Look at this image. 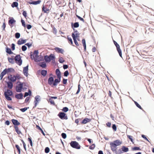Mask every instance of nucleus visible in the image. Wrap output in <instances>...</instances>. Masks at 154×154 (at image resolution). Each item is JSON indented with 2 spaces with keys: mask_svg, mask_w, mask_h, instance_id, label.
Wrapping results in <instances>:
<instances>
[{
  "mask_svg": "<svg viewBox=\"0 0 154 154\" xmlns=\"http://www.w3.org/2000/svg\"><path fill=\"white\" fill-rule=\"evenodd\" d=\"M15 76L16 77V80H20L21 78V77L18 74H16Z\"/></svg>",
  "mask_w": 154,
  "mask_h": 154,
  "instance_id": "obj_60",
  "label": "nucleus"
},
{
  "mask_svg": "<svg viewBox=\"0 0 154 154\" xmlns=\"http://www.w3.org/2000/svg\"><path fill=\"white\" fill-rule=\"evenodd\" d=\"M6 52L9 54H13V52L11 51V48L7 47L6 48Z\"/></svg>",
  "mask_w": 154,
  "mask_h": 154,
  "instance_id": "obj_25",
  "label": "nucleus"
},
{
  "mask_svg": "<svg viewBox=\"0 0 154 154\" xmlns=\"http://www.w3.org/2000/svg\"><path fill=\"white\" fill-rule=\"evenodd\" d=\"M15 60L16 61V63L19 66H21L22 63V60L21 59V57L20 54L17 55L15 57Z\"/></svg>",
  "mask_w": 154,
  "mask_h": 154,
  "instance_id": "obj_6",
  "label": "nucleus"
},
{
  "mask_svg": "<svg viewBox=\"0 0 154 154\" xmlns=\"http://www.w3.org/2000/svg\"><path fill=\"white\" fill-rule=\"evenodd\" d=\"M29 107H25L24 108H21L20 109V110L22 112H24L26 110H27L28 109H29Z\"/></svg>",
  "mask_w": 154,
  "mask_h": 154,
  "instance_id": "obj_41",
  "label": "nucleus"
},
{
  "mask_svg": "<svg viewBox=\"0 0 154 154\" xmlns=\"http://www.w3.org/2000/svg\"><path fill=\"white\" fill-rule=\"evenodd\" d=\"M15 97L18 99H22L23 98V94L22 93H20L19 94H17L15 95Z\"/></svg>",
  "mask_w": 154,
  "mask_h": 154,
  "instance_id": "obj_18",
  "label": "nucleus"
},
{
  "mask_svg": "<svg viewBox=\"0 0 154 154\" xmlns=\"http://www.w3.org/2000/svg\"><path fill=\"white\" fill-rule=\"evenodd\" d=\"M91 120V119H88L87 118H85L81 122V123L83 124H85L90 122Z\"/></svg>",
  "mask_w": 154,
  "mask_h": 154,
  "instance_id": "obj_23",
  "label": "nucleus"
},
{
  "mask_svg": "<svg viewBox=\"0 0 154 154\" xmlns=\"http://www.w3.org/2000/svg\"><path fill=\"white\" fill-rule=\"evenodd\" d=\"M22 14L23 16L25 18H26L27 16V13L26 11H23Z\"/></svg>",
  "mask_w": 154,
  "mask_h": 154,
  "instance_id": "obj_63",
  "label": "nucleus"
},
{
  "mask_svg": "<svg viewBox=\"0 0 154 154\" xmlns=\"http://www.w3.org/2000/svg\"><path fill=\"white\" fill-rule=\"evenodd\" d=\"M6 72H5V70H4L1 72V74H0V80H1L3 78V76L6 75Z\"/></svg>",
  "mask_w": 154,
  "mask_h": 154,
  "instance_id": "obj_34",
  "label": "nucleus"
},
{
  "mask_svg": "<svg viewBox=\"0 0 154 154\" xmlns=\"http://www.w3.org/2000/svg\"><path fill=\"white\" fill-rule=\"evenodd\" d=\"M6 82L7 85L8 87L10 89H12L13 86V82L10 81Z\"/></svg>",
  "mask_w": 154,
  "mask_h": 154,
  "instance_id": "obj_22",
  "label": "nucleus"
},
{
  "mask_svg": "<svg viewBox=\"0 0 154 154\" xmlns=\"http://www.w3.org/2000/svg\"><path fill=\"white\" fill-rule=\"evenodd\" d=\"M42 10L45 13H46L47 11H49V9L45 8V7L44 6V5H43L42 6Z\"/></svg>",
  "mask_w": 154,
  "mask_h": 154,
  "instance_id": "obj_35",
  "label": "nucleus"
},
{
  "mask_svg": "<svg viewBox=\"0 0 154 154\" xmlns=\"http://www.w3.org/2000/svg\"><path fill=\"white\" fill-rule=\"evenodd\" d=\"M127 136L128 138L131 140V141L133 143H134L132 136L129 135H127Z\"/></svg>",
  "mask_w": 154,
  "mask_h": 154,
  "instance_id": "obj_51",
  "label": "nucleus"
},
{
  "mask_svg": "<svg viewBox=\"0 0 154 154\" xmlns=\"http://www.w3.org/2000/svg\"><path fill=\"white\" fill-rule=\"evenodd\" d=\"M26 39H23L22 38H20L17 42V44L19 45L25 44L26 42Z\"/></svg>",
  "mask_w": 154,
  "mask_h": 154,
  "instance_id": "obj_17",
  "label": "nucleus"
},
{
  "mask_svg": "<svg viewBox=\"0 0 154 154\" xmlns=\"http://www.w3.org/2000/svg\"><path fill=\"white\" fill-rule=\"evenodd\" d=\"M17 83H18V84L16 86V91L17 92H21L23 89V83L22 82L19 81H17Z\"/></svg>",
  "mask_w": 154,
  "mask_h": 154,
  "instance_id": "obj_3",
  "label": "nucleus"
},
{
  "mask_svg": "<svg viewBox=\"0 0 154 154\" xmlns=\"http://www.w3.org/2000/svg\"><path fill=\"white\" fill-rule=\"evenodd\" d=\"M67 79L63 78L62 82L63 84H66L67 83Z\"/></svg>",
  "mask_w": 154,
  "mask_h": 154,
  "instance_id": "obj_64",
  "label": "nucleus"
},
{
  "mask_svg": "<svg viewBox=\"0 0 154 154\" xmlns=\"http://www.w3.org/2000/svg\"><path fill=\"white\" fill-rule=\"evenodd\" d=\"M76 16L80 20L83 21V22H85L84 19L80 17V16L77 14H76Z\"/></svg>",
  "mask_w": 154,
  "mask_h": 154,
  "instance_id": "obj_55",
  "label": "nucleus"
},
{
  "mask_svg": "<svg viewBox=\"0 0 154 154\" xmlns=\"http://www.w3.org/2000/svg\"><path fill=\"white\" fill-rule=\"evenodd\" d=\"M112 128L114 131H116L117 130V127L115 124L112 125Z\"/></svg>",
  "mask_w": 154,
  "mask_h": 154,
  "instance_id": "obj_54",
  "label": "nucleus"
},
{
  "mask_svg": "<svg viewBox=\"0 0 154 154\" xmlns=\"http://www.w3.org/2000/svg\"><path fill=\"white\" fill-rule=\"evenodd\" d=\"M11 121L14 126H18L20 124V123L17 119H11Z\"/></svg>",
  "mask_w": 154,
  "mask_h": 154,
  "instance_id": "obj_15",
  "label": "nucleus"
},
{
  "mask_svg": "<svg viewBox=\"0 0 154 154\" xmlns=\"http://www.w3.org/2000/svg\"><path fill=\"white\" fill-rule=\"evenodd\" d=\"M69 143L70 146L73 148L77 149H79L81 148V146L75 141H72Z\"/></svg>",
  "mask_w": 154,
  "mask_h": 154,
  "instance_id": "obj_4",
  "label": "nucleus"
},
{
  "mask_svg": "<svg viewBox=\"0 0 154 154\" xmlns=\"http://www.w3.org/2000/svg\"><path fill=\"white\" fill-rule=\"evenodd\" d=\"M8 79L9 81L12 82H15L16 80V77L15 75H10V76H8Z\"/></svg>",
  "mask_w": 154,
  "mask_h": 154,
  "instance_id": "obj_13",
  "label": "nucleus"
},
{
  "mask_svg": "<svg viewBox=\"0 0 154 154\" xmlns=\"http://www.w3.org/2000/svg\"><path fill=\"white\" fill-rule=\"evenodd\" d=\"M148 51H147L146 50H143L142 51L141 53V54L143 55L146 56V54H148Z\"/></svg>",
  "mask_w": 154,
  "mask_h": 154,
  "instance_id": "obj_43",
  "label": "nucleus"
},
{
  "mask_svg": "<svg viewBox=\"0 0 154 154\" xmlns=\"http://www.w3.org/2000/svg\"><path fill=\"white\" fill-rule=\"evenodd\" d=\"M6 99L8 101H11L12 100V98L10 96L7 95L6 94V95H4Z\"/></svg>",
  "mask_w": 154,
  "mask_h": 154,
  "instance_id": "obj_42",
  "label": "nucleus"
},
{
  "mask_svg": "<svg viewBox=\"0 0 154 154\" xmlns=\"http://www.w3.org/2000/svg\"><path fill=\"white\" fill-rule=\"evenodd\" d=\"M20 34L19 32H16L15 34V36L16 38L18 39L20 37Z\"/></svg>",
  "mask_w": 154,
  "mask_h": 154,
  "instance_id": "obj_44",
  "label": "nucleus"
},
{
  "mask_svg": "<svg viewBox=\"0 0 154 154\" xmlns=\"http://www.w3.org/2000/svg\"><path fill=\"white\" fill-rule=\"evenodd\" d=\"M132 151L135 150H141V149L140 147L137 146H135L132 148Z\"/></svg>",
  "mask_w": 154,
  "mask_h": 154,
  "instance_id": "obj_37",
  "label": "nucleus"
},
{
  "mask_svg": "<svg viewBox=\"0 0 154 154\" xmlns=\"http://www.w3.org/2000/svg\"><path fill=\"white\" fill-rule=\"evenodd\" d=\"M73 40L74 41V43H75V45L76 46H78L79 45L78 44V43L77 41V39H76L75 37H74V38L73 37Z\"/></svg>",
  "mask_w": 154,
  "mask_h": 154,
  "instance_id": "obj_47",
  "label": "nucleus"
},
{
  "mask_svg": "<svg viewBox=\"0 0 154 154\" xmlns=\"http://www.w3.org/2000/svg\"><path fill=\"white\" fill-rule=\"evenodd\" d=\"M40 96L39 95H37L35 97V100L34 101V106L33 107V108H35L39 103V102L40 101L39 99Z\"/></svg>",
  "mask_w": 154,
  "mask_h": 154,
  "instance_id": "obj_10",
  "label": "nucleus"
},
{
  "mask_svg": "<svg viewBox=\"0 0 154 154\" xmlns=\"http://www.w3.org/2000/svg\"><path fill=\"white\" fill-rule=\"evenodd\" d=\"M38 50H35L34 51V55L35 57H34L32 54V52H30V58H31L32 60H34L35 62H38L41 61L43 60L42 57V58L40 59H38V58L39 57L38 55Z\"/></svg>",
  "mask_w": 154,
  "mask_h": 154,
  "instance_id": "obj_1",
  "label": "nucleus"
},
{
  "mask_svg": "<svg viewBox=\"0 0 154 154\" xmlns=\"http://www.w3.org/2000/svg\"><path fill=\"white\" fill-rule=\"evenodd\" d=\"M141 137L142 138L145 139V140L149 142V140H148V139L147 138L145 135L144 134H142L141 135Z\"/></svg>",
  "mask_w": 154,
  "mask_h": 154,
  "instance_id": "obj_61",
  "label": "nucleus"
},
{
  "mask_svg": "<svg viewBox=\"0 0 154 154\" xmlns=\"http://www.w3.org/2000/svg\"><path fill=\"white\" fill-rule=\"evenodd\" d=\"M113 42L116 47L117 50L119 54V56L122 58V50L120 48L119 45L115 41L113 40Z\"/></svg>",
  "mask_w": 154,
  "mask_h": 154,
  "instance_id": "obj_5",
  "label": "nucleus"
},
{
  "mask_svg": "<svg viewBox=\"0 0 154 154\" xmlns=\"http://www.w3.org/2000/svg\"><path fill=\"white\" fill-rule=\"evenodd\" d=\"M32 45V43H27L25 44V45L27 46L28 48H30Z\"/></svg>",
  "mask_w": 154,
  "mask_h": 154,
  "instance_id": "obj_59",
  "label": "nucleus"
},
{
  "mask_svg": "<svg viewBox=\"0 0 154 154\" xmlns=\"http://www.w3.org/2000/svg\"><path fill=\"white\" fill-rule=\"evenodd\" d=\"M55 72L57 76L61 75V72L59 69H57L56 70Z\"/></svg>",
  "mask_w": 154,
  "mask_h": 154,
  "instance_id": "obj_38",
  "label": "nucleus"
},
{
  "mask_svg": "<svg viewBox=\"0 0 154 154\" xmlns=\"http://www.w3.org/2000/svg\"><path fill=\"white\" fill-rule=\"evenodd\" d=\"M38 65L43 69H45L47 67L46 62H40Z\"/></svg>",
  "mask_w": 154,
  "mask_h": 154,
  "instance_id": "obj_20",
  "label": "nucleus"
},
{
  "mask_svg": "<svg viewBox=\"0 0 154 154\" xmlns=\"http://www.w3.org/2000/svg\"><path fill=\"white\" fill-rule=\"evenodd\" d=\"M15 147L17 148V150L18 153L19 154H20V152H21V149L19 146V145L17 144H16L15 145Z\"/></svg>",
  "mask_w": 154,
  "mask_h": 154,
  "instance_id": "obj_36",
  "label": "nucleus"
},
{
  "mask_svg": "<svg viewBox=\"0 0 154 154\" xmlns=\"http://www.w3.org/2000/svg\"><path fill=\"white\" fill-rule=\"evenodd\" d=\"M123 151L125 152H126L129 151L128 148L126 146H123L121 148Z\"/></svg>",
  "mask_w": 154,
  "mask_h": 154,
  "instance_id": "obj_28",
  "label": "nucleus"
},
{
  "mask_svg": "<svg viewBox=\"0 0 154 154\" xmlns=\"http://www.w3.org/2000/svg\"><path fill=\"white\" fill-rule=\"evenodd\" d=\"M50 150V148L48 147H46L45 149V152L46 153H48L49 152Z\"/></svg>",
  "mask_w": 154,
  "mask_h": 154,
  "instance_id": "obj_50",
  "label": "nucleus"
},
{
  "mask_svg": "<svg viewBox=\"0 0 154 154\" xmlns=\"http://www.w3.org/2000/svg\"><path fill=\"white\" fill-rule=\"evenodd\" d=\"M47 71L45 69H42L41 71V74L44 77H45L47 75Z\"/></svg>",
  "mask_w": 154,
  "mask_h": 154,
  "instance_id": "obj_29",
  "label": "nucleus"
},
{
  "mask_svg": "<svg viewBox=\"0 0 154 154\" xmlns=\"http://www.w3.org/2000/svg\"><path fill=\"white\" fill-rule=\"evenodd\" d=\"M29 65H27L26 66L24 67L23 69V73L24 75L27 77L28 75Z\"/></svg>",
  "mask_w": 154,
  "mask_h": 154,
  "instance_id": "obj_14",
  "label": "nucleus"
},
{
  "mask_svg": "<svg viewBox=\"0 0 154 154\" xmlns=\"http://www.w3.org/2000/svg\"><path fill=\"white\" fill-rule=\"evenodd\" d=\"M58 61L60 63H64L65 61L63 59L62 57H60L59 58Z\"/></svg>",
  "mask_w": 154,
  "mask_h": 154,
  "instance_id": "obj_48",
  "label": "nucleus"
},
{
  "mask_svg": "<svg viewBox=\"0 0 154 154\" xmlns=\"http://www.w3.org/2000/svg\"><path fill=\"white\" fill-rule=\"evenodd\" d=\"M82 43L83 45L84 49L85 51L86 48V44L85 40L84 38H83L82 40Z\"/></svg>",
  "mask_w": 154,
  "mask_h": 154,
  "instance_id": "obj_27",
  "label": "nucleus"
},
{
  "mask_svg": "<svg viewBox=\"0 0 154 154\" xmlns=\"http://www.w3.org/2000/svg\"><path fill=\"white\" fill-rule=\"evenodd\" d=\"M36 127L37 129L39 130L44 135H45V134L44 132L42 129L41 128V127L38 125H36Z\"/></svg>",
  "mask_w": 154,
  "mask_h": 154,
  "instance_id": "obj_32",
  "label": "nucleus"
},
{
  "mask_svg": "<svg viewBox=\"0 0 154 154\" xmlns=\"http://www.w3.org/2000/svg\"><path fill=\"white\" fill-rule=\"evenodd\" d=\"M69 75V72L67 70L65 71L63 73V76L65 77H67Z\"/></svg>",
  "mask_w": 154,
  "mask_h": 154,
  "instance_id": "obj_49",
  "label": "nucleus"
},
{
  "mask_svg": "<svg viewBox=\"0 0 154 154\" xmlns=\"http://www.w3.org/2000/svg\"><path fill=\"white\" fill-rule=\"evenodd\" d=\"M48 84L51 85L52 87L56 86L59 83L58 79H54V78L52 76L49 77L48 80Z\"/></svg>",
  "mask_w": 154,
  "mask_h": 154,
  "instance_id": "obj_2",
  "label": "nucleus"
},
{
  "mask_svg": "<svg viewBox=\"0 0 154 154\" xmlns=\"http://www.w3.org/2000/svg\"><path fill=\"white\" fill-rule=\"evenodd\" d=\"M80 85L79 84L78 85V89L77 90V91L76 93V94H78L80 90Z\"/></svg>",
  "mask_w": 154,
  "mask_h": 154,
  "instance_id": "obj_62",
  "label": "nucleus"
},
{
  "mask_svg": "<svg viewBox=\"0 0 154 154\" xmlns=\"http://www.w3.org/2000/svg\"><path fill=\"white\" fill-rule=\"evenodd\" d=\"M67 39L71 45L73 44V42L72 38L71 37H69V36H67Z\"/></svg>",
  "mask_w": 154,
  "mask_h": 154,
  "instance_id": "obj_46",
  "label": "nucleus"
},
{
  "mask_svg": "<svg viewBox=\"0 0 154 154\" xmlns=\"http://www.w3.org/2000/svg\"><path fill=\"white\" fill-rule=\"evenodd\" d=\"M54 54H51L49 55H46L44 56V60L46 63H49L51 61V56H53Z\"/></svg>",
  "mask_w": 154,
  "mask_h": 154,
  "instance_id": "obj_9",
  "label": "nucleus"
},
{
  "mask_svg": "<svg viewBox=\"0 0 154 154\" xmlns=\"http://www.w3.org/2000/svg\"><path fill=\"white\" fill-rule=\"evenodd\" d=\"M110 148L112 150L113 152H115L116 154H117V152L116 151L117 148L115 146H113L112 144H111L110 143Z\"/></svg>",
  "mask_w": 154,
  "mask_h": 154,
  "instance_id": "obj_24",
  "label": "nucleus"
},
{
  "mask_svg": "<svg viewBox=\"0 0 154 154\" xmlns=\"http://www.w3.org/2000/svg\"><path fill=\"white\" fill-rule=\"evenodd\" d=\"M134 102V103L136 105V106L139 109H141L143 111V108H142L141 106L136 101L133 100Z\"/></svg>",
  "mask_w": 154,
  "mask_h": 154,
  "instance_id": "obj_33",
  "label": "nucleus"
},
{
  "mask_svg": "<svg viewBox=\"0 0 154 154\" xmlns=\"http://www.w3.org/2000/svg\"><path fill=\"white\" fill-rule=\"evenodd\" d=\"M49 101L50 103L51 104H52L54 105H55V103L54 100H52V99L50 98L49 99Z\"/></svg>",
  "mask_w": 154,
  "mask_h": 154,
  "instance_id": "obj_57",
  "label": "nucleus"
},
{
  "mask_svg": "<svg viewBox=\"0 0 154 154\" xmlns=\"http://www.w3.org/2000/svg\"><path fill=\"white\" fill-rule=\"evenodd\" d=\"M57 116L61 119L67 120L68 119V117L66 114L64 112H60Z\"/></svg>",
  "mask_w": 154,
  "mask_h": 154,
  "instance_id": "obj_7",
  "label": "nucleus"
},
{
  "mask_svg": "<svg viewBox=\"0 0 154 154\" xmlns=\"http://www.w3.org/2000/svg\"><path fill=\"white\" fill-rule=\"evenodd\" d=\"M4 70H5L6 74L9 72H15L14 69L12 68H9L7 69L5 68L4 69Z\"/></svg>",
  "mask_w": 154,
  "mask_h": 154,
  "instance_id": "obj_19",
  "label": "nucleus"
},
{
  "mask_svg": "<svg viewBox=\"0 0 154 154\" xmlns=\"http://www.w3.org/2000/svg\"><path fill=\"white\" fill-rule=\"evenodd\" d=\"M95 144L94 143L89 146V148L91 149H93L95 148Z\"/></svg>",
  "mask_w": 154,
  "mask_h": 154,
  "instance_id": "obj_56",
  "label": "nucleus"
},
{
  "mask_svg": "<svg viewBox=\"0 0 154 154\" xmlns=\"http://www.w3.org/2000/svg\"><path fill=\"white\" fill-rule=\"evenodd\" d=\"M21 22L22 23V25L24 27H26V24H25V21L22 19H21Z\"/></svg>",
  "mask_w": 154,
  "mask_h": 154,
  "instance_id": "obj_58",
  "label": "nucleus"
},
{
  "mask_svg": "<svg viewBox=\"0 0 154 154\" xmlns=\"http://www.w3.org/2000/svg\"><path fill=\"white\" fill-rule=\"evenodd\" d=\"M54 50L58 53H61L63 54L64 52V50L62 48L58 47H55L54 48Z\"/></svg>",
  "mask_w": 154,
  "mask_h": 154,
  "instance_id": "obj_16",
  "label": "nucleus"
},
{
  "mask_svg": "<svg viewBox=\"0 0 154 154\" xmlns=\"http://www.w3.org/2000/svg\"><path fill=\"white\" fill-rule=\"evenodd\" d=\"M18 5V3L17 2H14L12 3L11 6V7L14 8V7H17Z\"/></svg>",
  "mask_w": 154,
  "mask_h": 154,
  "instance_id": "obj_30",
  "label": "nucleus"
},
{
  "mask_svg": "<svg viewBox=\"0 0 154 154\" xmlns=\"http://www.w3.org/2000/svg\"><path fill=\"white\" fill-rule=\"evenodd\" d=\"M14 128L15 129V131L16 132H17V134H22L21 133L20 131L19 130L18 126H14Z\"/></svg>",
  "mask_w": 154,
  "mask_h": 154,
  "instance_id": "obj_26",
  "label": "nucleus"
},
{
  "mask_svg": "<svg viewBox=\"0 0 154 154\" xmlns=\"http://www.w3.org/2000/svg\"><path fill=\"white\" fill-rule=\"evenodd\" d=\"M79 35L80 33L78 32L76 33L75 35V34L74 33H72V38L75 37L76 39H77L78 37H79Z\"/></svg>",
  "mask_w": 154,
  "mask_h": 154,
  "instance_id": "obj_31",
  "label": "nucleus"
},
{
  "mask_svg": "<svg viewBox=\"0 0 154 154\" xmlns=\"http://www.w3.org/2000/svg\"><path fill=\"white\" fill-rule=\"evenodd\" d=\"M51 60L52 61V63H53L54 64H55V57L54 55L53 56H51Z\"/></svg>",
  "mask_w": 154,
  "mask_h": 154,
  "instance_id": "obj_40",
  "label": "nucleus"
},
{
  "mask_svg": "<svg viewBox=\"0 0 154 154\" xmlns=\"http://www.w3.org/2000/svg\"><path fill=\"white\" fill-rule=\"evenodd\" d=\"M62 110L63 112H66L69 110V109L67 107H63L62 109Z\"/></svg>",
  "mask_w": 154,
  "mask_h": 154,
  "instance_id": "obj_45",
  "label": "nucleus"
},
{
  "mask_svg": "<svg viewBox=\"0 0 154 154\" xmlns=\"http://www.w3.org/2000/svg\"><path fill=\"white\" fill-rule=\"evenodd\" d=\"M9 20L8 22V24L11 27H12L13 26L12 25L15 23L16 21L13 17H9Z\"/></svg>",
  "mask_w": 154,
  "mask_h": 154,
  "instance_id": "obj_11",
  "label": "nucleus"
},
{
  "mask_svg": "<svg viewBox=\"0 0 154 154\" xmlns=\"http://www.w3.org/2000/svg\"><path fill=\"white\" fill-rule=\"evenodd\" d=\"M8 62L9 63H10L12 64L14 63V62L13 61V60H14L13 58H12L10 57H8Z\"/></svg>",
  "mask_w": 154,
  "mask_h": 154,
  "instance_id": "obj_39",
  "label": "nucleus"
},
{
  "mask_svg": "<svg viewBox=\"0 0 154 154\" xmlns=\"http://www.w3.org/2000/svg\"><path fill=\"white\" fill-rule=\"evenodd\" d=\"M61 136L64 139H66L67 137L66 134L64 133H62L61 134Z\"/></svg>",
  "mask_w": 154,
  "mask_h": 154,
  "instance_id": "obj_53",
  "label": "nucleus"
},
{
  "mask_svg": "<svg viewBox=\"0 0 154 154\" xmlns=\"http://www.w3.org/2000/svg\"><path fill=\"white\" fill-rule=\"evenodd\" d=\"M41 2V0H38L36 1H34L32 0H30L29 1H28L27 3L33 5H37L39 4Z\"/></svg>",
  "mask_w": 154,
  "mask_h": 154,
  "instance_id": "obj_12",
  "label": "nucleus"
},
{
  "mask_svg": "<svg viewBox=\"0 0 154 154\" xmlns=\"http://www.w3.org/2000/svg\"><path fill=\"white\" fill-rule=\"evenodd\" d=\"M71 25L72 29H73V28H78L79 26V23L78 22H75L74 23H71Z\"/></svg>",
  "mask_w": 154,
  "mask_h": 154,
  "instance_id": "obj_21",
  "label": "nucleus"
},
{
  "mask_svg": "<svg viewBox=\"0 0 154 154\" xmlns=\"http://www.w3.org/2000/svg\"><path fill=\"white\" fill-rule=\"evenodd\" d=\"M27 47L25 45H23L21 47V49L23 51H24L27 50Z\"/></svg>",
  "mask_w": 154,
  "mask_h": 154,
  "instance_id": "obj_52",
  "label": "nucleus"
},
{
  "mask_svg": "<svg viewBox=\"0 0 154 154\" xmlns=\"http://www.w3.org/2000/svg\"><path fill=\"white\" fill-rule=\"evenodd\" d=\"M122 143V141L119 140H116L110 143L111 144H112L116 147L117 146L120 145Z\"/></svg>",
  "mask_w": 154,
  "mask_h": 154,
  "instance_id": "obj_8",
  "label": "nucleus"
}]
</instances>
